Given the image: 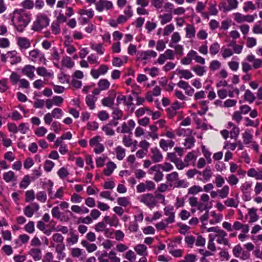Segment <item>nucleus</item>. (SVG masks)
<instances>
[{
  "label": "nucleus",
  "instance_id": "obj_4",
  "mask_svg": "<svg viewBox=\"0 0 262 262\" xmlns=\"http://www.w3.org/2000/svg\"><path fill=\"white\" fill-rule=\"evenodd\" d=\"M140 201L150 209L153 208L157 205V200L155 196L151 193H147L140 196Z\"/></svg>",
  "mask_w": 262,
  "mask_h": 262
},
{
  "label": "nucleus",
  "instance_id": "obj_60",
  "mask_svg": "<svg viewBox=\"0 0 262 262\" xmlns=\"http://www.w3.org/2000/svg\"><path fill=\"white\" fill-rule=\"evenodd\" d=\"M82 254V250L78 248H72L71 255L73 257H79Z\"/></svg>",
  "mask_w": 262,
  "mask_h": 262
},
{
  "label": "nucleus",
  "instance_id": "obj_9",
  "mask_svg": "<svg viewBox=\"0 0 262 262\" xmlns=\"http://www.w3.org/2000/svg\"><path fill=\"white\" fill-rule=\"evenodd\" d=\"M173 207L168 206L164 208V214L168 217L165 220L167 224H171L175 222V213L173 212Z\"/></svg>",
  "mask_w": 262,
  "mask_h": 262
},
{
  "label": "nucleus",
  "instance_id": "obj_19",
  "mask_svg": "<svg viewBox=\"0 0 262 262\" xmlns=\"http://www.w3.org/2000/svg\"><path fill=\"white\" fill-rule=\"evenodd\" d=\"M233 229L235 230H242V232L244 233H248L249 231V226L248 224H243L238 221L234 222Z\"/></svg>",
  "mask_w": 262,
  "mask_h": 262
},
{
  "label": "nucleus",
  "instance_id": "obj_3",
  "mask_svg": "<svg viewBox=\"0 0 262 262\" xmlns=\"http://www.w3.org/2000/svg\"><path fill=\"white\" fill-rule=\"evenodd\" d=\"M50 19L48 17L43 14L37 15L36 20L34 22L32 29L35 31H41L49 25Z\"/></svg>",
  "mask_w": 262,
  "mask_h": 262
},
{
  "label": "nucleus",
  "instance_id": "obj_31",
  "mask_svg": "<svg viewBox=\"0 0 262 262\" xmlns=\"http://www.w3.org/2000/svg\"><path fill=\"white\" fill-rule=\"evenodd\" d=\"M116 156L119 160H122L125 156V149L121 146L116 147Z\"/></svg>",
  "mask_w": 262,
  "mask_h": 262
},
{
  "label": "nucleus",
  "instance_id": "obj_12",
  "mask_svg": "<svg viewBox=\"0 0 262 262\" xmlns=\"http://www.w3.org/2000/svg\"><path fill=\"white\" fill-rule=\"evenodd\" d=\"M150 158L155 163L161 162L163 160V156L161 152L157 147L150 149Z\"/></svg>",
  "mask_w": 262,
  "mask_h": 262
},
{
  "label": "nucleus",
  "instance_id": "obj_39",
  "mask_svg": "<svg viewBox=\"0 0 262 262\" xmlns=\"http://www.w3.org/2000/svg\"><path fill=\"white\" fill-rule=\"evenodd\" d=\"M203 188L199 185H194L188 189V194L195 195L203 191Z\"/></svg>",
  "mask_w": 262,
  "mask_h": 262
},
{
  "label": "nucleus",
  "instance_id": "obj_46",
  "mask_svg": "<svg viewBox=\"0 0 262 262\" xmlns=\"http://www.w3.org/2000/svg\"><path fill=\"white\" fill-rule=\"evenodd\" d=\"M195 139L193 137H188L185 139L184 146L186 148L190 149L193 147L194 145Z\"/></svg>",
  "mask_w": 262,
  "mask_h": 262
},
{
  "label": "nucleus",
  "instance_id": "obj_14",
  "mask_svg": "<svg viewBox=\"0 0 262 262\" xmlns=\"http://www.w3.org/2000/svg\"><path fill=\"white\" fill-rule=\"evenodd\" d=\"M17 44L21 51H25L31 46L30 40L26 37H18L17 38Z\"/></svg>",
  "mask_w": 262,
  "mask_h": 262
},
{
  "label": "nucleus",
  "instance_id": "obj_2",
  "mask_svg": "<svg viewBox=\"0 0 262 262\" xmlns=\"http://www.w3.org/2000/svg\"><path fill=\"white\" fill-rule=\"evenodd\" d=\"M209 196L206 193L202 194L200 196V202L194 196L189 198L188 202L191 207H197V209L200 212L204 210L209 211L212 208V205L209 203Z\"/></svg>",
  "mask_w": 262,
  "mask_h": 262
},
{
  "label": "nucleus",
  "instance_id": "obj_28",
  "mask_svg": "<svg viewBox=\"0 0 262 262\" xmlns=\"http://www.w3.org/2000/svg\"><path fill=\"white\" fill-rule=\"evenodd\" d=\"M81 244L83 247L86 248L87 251L89 253L95 251L97 248L96 244L89 243L86 240H82Z\"/></svg>",
  "mask_w": 262,
  "mask_h": 262
},
{
  "label": "nucleus",
  "instance_id": "obj_44",
  "mask_svg": "<svg viewBox=\"0 0 262 262\" xmlns=\"http://www.w3.org/2000/svg\"><path fill=\"white\" fill-rule=\"evenodd\" d=\"M110 84L109 81L105 79H101L98 83V87L102 91L107 89L109 88Z\"/></svg>",
  "mask_w": 262,
  "mask_h": 262
},
{
  "label": "nucleus",
  "instance_id": "obj_22",
  "mask_svg": "<svg viewBox=\"0 0 262 262\" xmlns=\"http://www.w3.org/2000/svg\"><path fill=\"white\" fill-rule=\"evenodd\" d=\"M174 145V142L171 140H165L163 139L160 140L159 142L160 147L164 150L167 151L168 148H172Z\"/></svg>",
  "mask_w": 262,
  "mask_h": 262
},
{
  "label": "nucleus",
  "instance_id": "obj_1",
  "mask_svg": "<svg viewBox=\"0 0 262 262\" xmlns=\"http://www.w3.org/2000/svg\"><path fill=\"white\" fill-rule=\"evenodd\" d=\"M31 16L24 10H15L11 17L12 25L17 31L22 32L30 21Z\"/></svg>",
  "mask_w": 262,
  "mask_h": 262
},
{
  "label": "nucleus",
  "instance_id": "obj_52",
  "mask_svg": "<svg viewBox=\"0 0 262 262\" xmlns=\"http://www.w3.org/2000/svg\"><path fill=\"white\" fill-rule=\"evenodd\" d=\"M60 23L54 21L51 24L52 32L54 34H58L60 32Z\"/></svg>",
  "mask_w": 262,
  "mask_h": 262
},
{
  "label": "nucleus",
  "instance_id": "obj_27",
  "mask_svg": "<svg viewBox=\"0 0 262 262\" xmlns=\"http://www.w3.org/2000/svg\"><path fill=\"white\" fill-rule=\"evenodd\" d=\"M97 98L94 95H88L85 98V102L90 110H94L95 108V102Z\"/></svg>",
  "mask_w": 262,
  "mask_h": 262
},
{
  "label": "nucleus",
  "instance_id": "obj_11",
  "mask_svg": "<svg viewBox=\"0 0 262 262\" xmlns=\"http://www.w3.org/2000/svg\"><path fill=\"white\" fill-rule=\"evenodd\" d=\"M226 2L222 3V7L224 12H227L237 8L238 3L237 0H226Z\"/></svg>",
  "mask_w": 262,
  "mask_h": 262
},
{
  "label": "nucleus",
  "instance_id": "obj_25",
  "mask_svg": "<svg viewBox=\"0 0 262 262\" xmlns=\"http://www.w3.org/2000/svg\"><path fill=\"white\" fill-rule=\"evenodd\" d=\"M133 98L131 96L128 97V100L126 101V97L125 96H118L117 97V101L118 104H123L124 106H130L132 104Z\"/></svg>",
  "mask_w": 262,
  "mask_h": 262
},
{
  "label": "nucleus",
  "instance_id": "obj_55",
  "mask_svg": "<svg viewBox=\"0 0 262 262\" xmlns=\"http://www.w3.org/2000/svg\"><path fill=\"white\" fill-rule=\"evenodd\" d=\"M220 45L217 42L213 43L210 47V53L212 55L216 54L220 50Z\"/></svg>",
  "mask_w": 262,
  "mask_h": 262
},
{
  "label": "nucleus",
  "instance_id": "obj_59",
  "mask_svg": "<svg viewBox=\"0 0 262 262\" xmlns=\"http://www.w3.org/2000/svg\"><path fill=\"white\" fill-rule=\"evenodd\" d=\"M10 80L13 85L16 84L19 82L20 76L17 73L13 72L10 76Z\"/></svg>",
  "mask_w": 262,
  "mask_h": 262
},
{
  "label": "nucleus",
  "instance_id": "obj_50",
  "mask_svg": "<svg viewBox=\"0 0 262 262\" xmlns=\"http://www.w3.org/2000/svg\"><path fill=\"white\" fill-rule=\"evenodd\" d=\"M36 199L41 203H45L47 201V194L44 191H39L36 193Z\"/></svg>",
  "mask_w": 262,
  "mask_h": 262
},
{
  "label": "nucleus",
  "instance_id": "obj_42",
  "mask_svg": "<svg viewBox=\"0 0 262 262\" xmlns=\"http://www.w3.org/2000/svg\"><path fill=\"white\" fill-rule=\"evenodd\" d=\"M166 179L167 181L170 183L177 181L179 179L178 173L176 171H174L167 174L166 176Z\"/></svg>",
  "mask_w": 262,
  "mask_h": 262
},
{
  "label": "nucleus",
  "instance_id": "obj_62",
  "mask_svg": "<svg viewBox=\"0 0 262 262\" xmlns=\"http://www.w3.org/2000/svg\"><path fill=\"white\" fill-rule=\"evenodd\" d=\"M61 126V124L60 122L54 121L51 125L52 129L56 133H59L62 129Z\"/></svg>",
  "mask_w": 262,
  "mask_h": 262
},
{
  "label": "nucleus",
  "instance_id": "obj_41",
  "mask_svg": "<svg viewBox=\"0 0 262 262\" xmlns=\"http://www.w3.org/2000/svg\"><path fill=\"white\" fill-rule=\"evenodd\" d=\"M115 169V164L113 162H109L106 165V167L104 170V174L108 176L111 175Z\"/></svg>",
  "mask_w": 262,
  "mask_h": 262
},
{
  "label": "nucleus",
  "instance_id": "obj_37",
  "mask_svg": "<svg viewBox=\"0 0 262 262\" xmlns=\"http://www.w3.org/2000/svg\"><path fill=\"white\" fill-rule=\"evenodd\" d=\"M62 64L65 67L71 69L74 65V62L69 56L64 57L62 60Z\"/></svg>",
  "mask_w": 262,
  "mask_h": 262
},
{
  "label": "nucleus",
  "instance_id": "obj_24",
  "mask_svg": "<svg viewBox=\"0 0 262 262\" xmlns=\"http://www.w3.org/2000/svg\"><path fill=\"white\" fill-rule=\"evenodd\" d=\"M135 251L139 255L146 256L147 255V247L143 244H139L134 247Z\"/></svg>",
  "mask_w": 262,
  "mask_h": 262
},
{
  "label": "nucleus",
  "instance_id": "obj_49",
  "mask_svg": "<svg viewBox=\"0 0 262 262\" xmlns=\"http://www.w3.org/2000/svg\"><path fill=\"white\" fill-rule=\"evenodd\" d=\"M227 181L230 185L233 186L236 185L238 183L239 179L235 175L231 174L227 179Z\"/></svg>",
  "mask_w": 262,
  "mask_h": 262
},
{
  "label": "nucleus",
  "instance_id": "obj_64",
  "mask_svg": "<svg viewBox=\"0 0 262 262\" xmlns=\"http://www.w3.org/2000/svg\"><path fill=\"white\" fill-rule=\"evenodd\" d=\"M25 230L29 233H32L34 231V223L29 221L25 226Z\"/></svg>",
  "mask_w": 262,
  "mask_h": 262
},
{
  "label": "nucleus",
  "instance_id": "obj_38",
  "mask_svg": "<svg viewBox=\"0 0 262 262\" xmlns=\"http://www.w3.org/2000/svg\"><path fill=\"white\" fill-rule=\"evenodd\" d=\"M256 9L255 5L252 1L246 2L244 4L243 10L245 12H247L250 10L253 11Z\"/></svg>",
  "mask_w": 262,
  "mask_h": 262
},
{
  "label": "nucleus",
  "instance_id": "obj_36",
  "mask_svg": "<svg viewBox=\"0 0 262 262\" xmlns=\"http://www.w3.org/2000/svg\"><path fill=\"white\" fill-rule=\"evenodd\" d=\"M191 70L195 72L196 75L199 76H202L206 72V70L205 67L196 65L194 67H193L191 68Z\"/></svg>",
  "mask_w": 262,
  "mask_h": 262
},
{
  "label": "nucleus",
  "instance_id": "obj_21",
  "mask_svg": "<svg viewBox=\"0 0 262 262\" xmlns=\"http://www.w3.org/2000/svg\"><path fill=\"white\" fill-rule=\"evenodd\" d=\"M29 254L32 256L34 260L38 261L41 259L42 253L39 248H32L29 252Z\"/></svg>",
  "mask_w": 262,
  "mask_h": 262
},
{
  "label": "nucleus",
  "instance_id": "obj_33",
  "mask_svg": "<svg viewBox=\"0 0 262 262\" xmlns=\"http://www.w3.org/2000/svg\"><path fill=\"white\" fill-rule=\"evenodd\" d=\"M224 204L229 207L236 208L237 207L239 201L237 199L228 198L224 201Z\"/></svg>",
  "mask_w": 262,
  "mask_h": 262
},
{
  "label": "nucleus",
  "instance_id": "obj_47",
  "mask_svg": "<svg viewBox=\"0 0 262 262\" xmlns=\"http://www.w3.org/2000/svg\"><path fill=\"white\" fill-rule=\"evenodd\" d=\"M118 204L122 207H126L129 204V199L128 197H120L117 199Z\"/></svg>",
  "mask_w": 262,
  "mask_h": 262
},
{
  "label": "nucleus",
  "instance_id": "obj_23",
  "mask_svg": "<svg viewBox=\"0 0 262 262\" xmlns=\"http://www.w3.org/2000/svg\"><path fill=\"white\" fill-rule=\"evenodd\" d=\"M158 18L160 20V24L163 26L170 22L172 19V16L171 13H164L158 16Z\"/></svg>",
  "mask_w": 262,
  "mask_h": 262
},
{
  "label": "nucleus",
  "instance_id": "obj_6",
  "mask_svg": "<svg viewBox=\"0 0 262 262\" xmlns=\"http://www.w3.org/2000/svg\"><path fill=\"white\" fill-rule=\"evenodd\" d=\"M234 19L237 23H242L244 22L252 23L255 18L257 17V14L255 13L253 15H244L243 14L237 12L233 14Z\"/></svg>",
  "mask_w": 262,
  "mask_h": 262
},
{
  "label": "nucleus",
  "instance_id": "obj_20",
  "mask_svg": "<svg viewBox=\"0 0 262 262\" xmlns=\"http://www.w3.org/2000/svg\"><path fill=\"white\" fill-rule=\"evenodd\" d=\"M35 67L31 65H26L24 67L22 70V72L28 78L31 79H33L34 77V71Z\"/></svg>",
  "mask_w": 262,
  "mask_h": 262
},
{
  "label": "nucleus",
  "instance_id": "obj_54",
  "mask_svg": "<svg viewBox=\"0 0 262 262\" xmlns=\"http://www.w3.org/2000/svg\"><path fill=\"white\" fill-rule=\"evenodd\" d=\"M221 67V63L217 60H212L209 65L210 70L214 71L219 69Z\"/></svg>",
  "mask_w": 262,
  "mask_h": 262
},
{
  "label": "nucleus",
  "instance_id": "obj_15",
  "mask_svg": "<svg viewBox=\"0 0 262 262\" xmlns=\"http://www.w3.org/2000/svg\"><path fill=\"white\" fill-rule=\"evenodd\" d=\"M98 259L99 262H115V251L112 250L109 253L104 252Z\"/></svg>",
  "mask_w": 262,
  "mask_h": 262
},
{
  "label": "nucleus",
  "instance_id": "obj_40",
  "mask_svg": "<svg viewBox=\"0 0 262 262\" xmlns=\"http://www.w3.org/2000/svg\"><path fill=\"white\" fill-rule=\"evenodd\" d=\"M178 73L181 75L180 78L183 77L186 79H189L193 76L192 74L188 70H178Z\"/></svg>",
  "mask_w": 262,
  "mask_h": 262
},
{
  "label": "nucleus",
  "instance_id": "obj_13",
  "mask_svg": "<svg viewBox=\"0 0 262 262\" xmlns=\"http://www.w3.org/2000/svg\"><path fill=\"white\" fill-rule=\"evenodd\" d=\"M227 235V234L225 231L221 229V230L216 233V242L219 244H223L225 246L230 247V244H229L228 240L226 238Z\"/></svg>",
  "mask_w": 262,
  "mask_h": 262
},
{
  "label": "nucleus",
  "instance_id": "obj_17",
  "mask_svg": "<svg viewBox=\"0 0 262 262\" xmlns=\"http://www.w3.org/2000/svg\"><path fill=\"white\" fill-rule=\"evenodd\" d=\"M200 175H202L203 178H198V180L202 181L203 183H206L208 181L212 176V172L209 167H206L203 171H200Z\"/></svg>",
  "mask_w": 262,
  "mask_h": 262
},
{
  "label": "nucleus",
  "instance_id": "obj_29",
  "mask_svg": "<svg viewBox=\"0 0 262 262\" xmlns=\"http://www.w3.org/2000/svg\"><path fill=\"white\" fill-rule=\"evenodd\" d=\"M196 52L194 50H190L187 54V56L181 60L183 64L187 65L191 63L193 56L195 55Z\"/></svg>",
  "mask_w": 262,
  "mask_h": 262
},
{
  "label": "nucleus",
  "instance_id": "obj_45",
  "mask_svg": "<svg viewBox=\"0 0 262 262\" xmlns=\"http://www.w3.org/2000/svg\"><path fill=\"white\" fill-rule=\"evenodd\" d=\"M245 99L249 103H252L255 99L253 94L249 90H247L244 95Z\"/></svg>",
  "mask_w": 262,
  "mask_h": 262
},
{
  "label": "nucleus",
  "instance_id": "obj_56",
  "mask_svg": "<svg viewBox=\"0 0 262 262\" xmlns=\"http://www.w3.org/2000/svg\"><path fill=\"white\" fill-rule=\"evenodd\" d=\"M26 202H30L33 201L35 199L34 191L33 190H28L25 193Z\"/></svg>",
  "mask_w": 262,
  "mask_h": 262
},
{
  "label": "nucleus",
  "instance_id": "obj_61",
  "mask_svg": "<svg viewBox=\"0 0 262 262\" xmlns=\"http://www.w3.org/2000/svg\"><path fill=\"white\" fill-rule=\"evenodd\" d=\"M101 101L104 106L112 107L114 104V99L112 97L104 98Z\"/></svg>",
  "mask_w": 262,
  "mask_h": 262
},
{
  "label": "nucleus",
  "instance_id": "obj_5",
  "mask_svg": "<svg viewBox=\"0 0 262 262\" xmlns=\"http://www.w3.org/2000/svg\"><path fill=\"white\" fill-rule=\"evenodd\" d=\"M29 58L33 62H43L46 64V59L44 54L37 49L31 50L29 53Z\"/></svg>",
  "mask_w": 262,
  "mask_h": 262
},
{
  "label": "nucleus",
  "instance_id": "obj_8",
  "mask_svg": "<svg viewBox=\"0 0 262 262\" xmlns=\"http://www.w3.org/2000/svg\"><path fill=\"white\" fill-rule=\"evenodd\" d=\"M157 56L156 52L153 50H147L140 51L137 53V59L138 60H146L150 57L155 58Z\"/></svg>",
  "mask_w": 262,
  "mask_h": 262
},
{
  "label": "nucleus",
  "instance_id": "obj_30",
  "mask_svg": "<svg viewBox=\"0 0 262 262\" xmlns=\"http://www.w3.org/2000/svg\"><path fill=\"white\" fill-rule=\"evenodd\" d=\"M211 215L213 219L209 221L211 225H214L220 222L223 219V215L221 214H217L215 211L211 212Z\"/></svg>",
  "mask_w": 262,
  "mask_h": 262
},
{
  "label": "nucleus",
  "instance_id": "obj_7",
  "mask_svg": "<svg viewBox=\"0 0 262 262\" xmlns=\"http://www.w3.org/2000/svg\"><path fill=\"white\" fill-rule=\"evenodd\" d=\"M174 58V53L170 49H167L164 53L161 54L158 59L157 63L159 64H164L167 60H173Z\"/></svg>",
  "mask_w": 262,
  "mask_h": 262
},
{
  "label": "nucleus",
  "instance_id": "obj_34",
  "mask_svg": "<svg viewBox=\"0 0 262 262\" xmlns=\"http://www.w3.org/2000/svg\"><path fill=\"white\" fill-rule=\"evenodd\" d=\"M3 179L7 183L10 182L13 180H16L14 172L11 170L5 172L3 174Z\"/></svg>",
  "mask_w": 262,
  "mask_h": 262
},
{
  "label": "nucleus",
  "instance_id": "obj_32",
  "mask_svg": "<svg viewBox=\"0 0 262 262\" xmlns=\"http://www.w3.org/2000/svg\"><path fill=\"white\" fill-rule=\"evenodd\" d=\"M31 178L29 175H25L19 183L20 188L26 189L31 183Z\"/></svg>",
  "mask_w": 262,
  "mask_h": 262
},
{
  "label": "nucleus",
  "instance_id": "obj_43",
  "mask_svg": "<svg viewBox=\"0 0 262 262\" xmlns=\"http://www.w3.org/2000/svg\"><path fill=\"white\" fill-rule=\"evenodd\" d=\"M70 235L71 236L67 238V242L70 245H73L78 242L79 236L74 233H71Z\"/></svg>",
  "mask_w": 262,
  "mask_h": 262
},
{
  "label": "nucleus",
  "instance_id": "obj_53",
  "mask_svg": "<svg viewBox=\"0 0 262 262\" xmlns=\"http://www.w3.org/2000/svg\"><path fill=\"white\" fill-rule=\"evenodd\" d=\"M250 215V222H255L258 219V216L256 214V210L254 208H251L249 211Z\"/></svg>",
  "mask_w": 262,
  "mask_h": 262
},
{
  "label": "nucleus",
  "instance_id": "obj_48",
  "mask_svg": "<svg viewBox=\"0 0 262 262\" xmlns=\"http://www.w3.org/2000/svg\"><path fill=\"white\" fill-rule=\"evenodd\" d=\"M122 143L127 147H130L133 144L132 137L129 136L124 135L122 139Z\"/></svg>",
  "mask_w": 262,
  "mask_h": 262
},
{
  "label": "nucleus",
  "instance_id": "obj_63",
  "mask_svg": "<svg viewBox=\"0 0 262 262\" xmlns=\"http://www.w3.org/2000/svg\"><path fill=\"white\" fill-rule=\"evenodd\" d=\"M214 183L216 186L218 188L221 187L225 183V180L223 177L220 174H217L215 179Z\"/></svg>",
  "mask_w": 262,
  "mask_h": 262
},
{
  "label": "nucleus",
  "instance_id": "obj_16",
  "mask_svg": "<svg viewBox=\"0 0 262 262\" xmlns=\"http://www.w3.org/2000/svg\"><path fill=\"white\" fill-rule=\"evenodd\" d=\"M247 175L257 180H262V168L256 169L254 168H251L248 170Z\"/></svg>",
  "mask_w": 262,
  "mask_h": 262
},
{
  "label": "nucleus",
  "instance_id": "obj_57",
  "mask_svg": "<svg viewBox=\"0 0 262 262\" xmlns=\"http://www.w3.org/2000/svg\"><path fill=\"white\" fill-rule=\"evenodd\" d=\"M233 52L229 48L223 47L222 49V55L224 59L233 55Z\"/></svg>",
  "mask_w": 262,
  "mask_h": 262
},
{
  "label": "nucleus",
  "instance_id": "obj_10",
  "mask_svg": "<svg viewBox=\"0 0 262 262\" xmlns=\"http://www.w3.org/2000/svg\"><path fill=\"white\" fill-rule=\"evenodd\" d=\"M113 3L106 0H99L96 3V9L99 12H102L104 10H109L113 8Z\"/></svg>",
  "mask_w": 262,
  "mask_h": 262
},
{
  "label": "nucleus",
  "instance_id": "obj_26",
  "mask_svg": "<svg viewBox=\"0 0 262 262\" xmlns=\"http://www.w3.org/2000/svg\"><path fill=\"white\" fill-rule=\"evenodd\" d=\"M186 31V37L187 38H193L195 37V29L192 25L188 24L185 28Z\"/></svg>",
  "mask_w": 262,
  "mask_h": 262
},
{
  "label": "nucleus",
  "instance_id": "obj_51",
  "mask_svg": "<svg viewBox=\"0 0 262 262\" xmlns=\"http://www.w3.org/2000/svg\"><path fill=\"white\" fill-rule=\"evenodd\" d=\"M174 30V26L172 24L166 25L163 29V36H168Z\"/></svg>",
  "mask_w": 262,
  "mask_h": 262
},
{
  "label": "nucleus",
  "instance_id": "obj_18",
  "mask_svg": "<svg viewBox=\"0 0 262 262\" xmlns=\"http://www.w3.org/2000/svg\"><path fill=\"white\" fill-rule=\"evenodd\" d=\"M113 119L108 124L103 126L102 129L107 136H112L114 134V126H115V117L113 116Z\"/></svg>",
  "mask_w": 262,
  "mask_h": 262
},
{
  "label": "nucleus",
  "instance_id": "obj_58",
  "mask_svg": "<svg viewBox=\"0 0 262 262\" xmlns=\"http://www.w3.org/2000/svg\"><path fill=\"white\" fill-rule=\"evenodd\" d=\"M52 116L56 119H60L63 115V112L61 108H55L52 112Z\"/></svg>",
  "mask_w": 262,
  "mask_h": 262
},
{
  "label": "nucleus",
  "instance_id": "obj_35",
  "mask_svg": "<svg viewBox=\"0 0 262 262\" xmlns=\"http://www.w3.org/2000/svg\"><path fill=\"white\" fill-rule=\"evenodd\" d=\"M229 192V187L228 185H225L222 189H218L219 197L221 199L226 198Z\"/></svg>",
  "mask_w": 262,
  "mask_h": 262
}]
</instances>
